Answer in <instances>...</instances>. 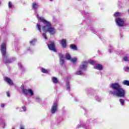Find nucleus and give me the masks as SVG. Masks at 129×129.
<instances>
[{
  "label": "nucleus",
  "instance_id": "f257e3e1",
  "mask_svg": "<svg viewBox=\"0 0 129 129\" xmlns=\"http://www.w3.org/2000/svg\"><path fill=\"white\" fill-rule=\"evenodd\" d=\"M110 87L112 89L116 90V92L110 91L109 94H112L113 96H117V97H124L125 96V90L121 88L118 83H112L110 85Z\"/></svg>",
  "mask_w": 129,
  "mask_h": 129
},
{
  "label": "nucleus",
  "instance_id": "f03ea898",
  "mask_svg": "<svg viewBox=\"0 0 129 129\" xmlns=\"http://www.w3.org/2000/svg\"><path fill=\"white\" fill-rule=\"evenodd\" d=\"M36 17L40 22H42L44 25H45L42 27V30L43 32H45V33L48 32L50 35H54V34L56 33V29L53 27H52V24H51V23L47 21L43 17H39V15H38V14L36 15Z\"/></svg>",
  "mask_w": 129,
  "mask_h": 129
},
{
  "label": "nucleus",
  "instance_id": "7ed1b4c3",
  "mask_svg": "<svg viewBox=\"0 0 129 129\" xmlns=\"http://www.w3.org/2000/svg\"><path fill=\"white\" fill-rule=\"evenodd\" d=\"M1 52L4 63H6V64L12 63L13 60L9 57V54L7 52V44L5 42H3L1 46Z\"/></svg>",
  "mask_w": 129,
  "mask_h": 129
},
{
  "label": "nucleus",
  "instance_id": "20e7f679",
  "mask_svg": "<svg viewBox=\"0 0 129 129\" xmlns=\"http://www.w3.org/2000/svg\"><path fill=\"white\" fill-rule=\"evenodd\" d=\"M90 64H94V61L93 60H90L89 62L88 61H84L83 62L82 65L80 66V69H84V70H86L87 69V65H88V63Z\"/></svg>",
  "mask_w": 129,
  "mask_h": 129
},
{
  "label": "nucleus",
  "instance_id": "39448f33",
  "mask_svg": "<svg viewBox=\"0 0 129 129\" xmlns=\"http://www.w3.org/2000/svg\"><path fill=\"white\" fill-rule=\"evenodd\" d=\"M22 92L26 95H28V94H30L31 96H33V95H34V91H33V90L32 89L27 90V89H23Z\"/></svg>",
  "mask_w": 129,
  "mask_h": 129
},
{
  "label": "nucleus",
  "instance_id": "423d86ee",
  "mask_svg": "<svg viewBox=\"0 0 129 129\" xmlns=\"http://www.w3.org/2000/svg\"><path fill=\"white\" fill-rule=\"evenodd\" d=\"M58 109V103L57 102H54L51 108V113H55Z\"/></svg>",
  "mask_w": 129,
  "mask_h": 129
},
{
  "label": "nucleus",
  "instance_id": "0eeeda50",
  "mask_svg": "<svg viewBox=\"0 0 129 129\" xmlns=\"http://www.w3.org/2000/svg\"><path fill=\"white\" fill-rule=\"evenodd\" d=\"M115 22L119 27H123L124 25V22L121 18H117L115 20Z\"/></svg>",
  "mask_w": 129,
  "mask_h": 129
},
{
  "label": "nucleus",
  "instance_id": "6e6552de",
  "mask_svg": "<svg viewBox=\"0 0 129 129\" xmlns=\"http://www.w3.org/2000/svg\"><path fill=\"white\" fill-rule=\"evenodd\" d=\"M48 47L49 50L53 51V52H56V48L55 47V44H54V42H51L50 44H48Z\"/></svg>",
  "mask_w": 129,
  "mask_h": 129
},
{
  "label": "nucleus",
  "instance_id": "1a4fd4ad",
  "mask_svg": "<svg viewBox=\"0 0 129 129\" xmlns=\"http://www.w3.org/2000/svg\"><path fill=\"white\" fill-rule=\"evenodd\" d=\"M59 59H60V64L61 66H63V65H64V62L65 60V57L64 56V55L62 54H60Z\"/></svg>",
  "mask_w": 129,
  "mask_h": 129
},
{
  "label": "nucleus",
  "instance_id": "9d476101",
  "mask_svg": "<svg viewBox=\"0 0 129 129\" xmlns=\"http://www.w3.org/2000/svg\"><path fill=\"white\" fill-rule=\"evenodd\" d=\"M5 81H6V82L8 83L9 84H10V85H13V84H14V83H13V81H12V80H11V79L7 77L5 78Z\"/></svg>",
  "mask_w": 129,
  "mask_h": 129
},
{
  "label": "nucleus",
  "instance_id": "9b49d317",
  "mask_svg": "<svg viewBox=\"0 0 129 129\" xmlns=\"http://www.w3.org/2000/svg\"><path fill=\"white\" fill-rule=\"evenodd\" d=\"M51 81L52 83H55V84L59 83V80L58 79V78H57L55 77H53L51 78Z\"/></svg>",
  "mask_w": 129,
  "mask_h": 129
},
{
  "label": "nucleus",
  "instance_id": "f8f14e48",
  "mask_svg": "<svg viewBox=\"0 0 129 129\" xmlns=\"http://www.w3.org/2000/svg\"><path fill=\"white\" fill-rule=\"evenodd\" d=\"M96 69H97V70H99V71H101V70L103 69V67L100 64H97L96 65Z\"/></svg>",
  "mask_w": 129,
  "mask_h": 129
},
{
  "label": "nucleus",
  "instance_id": "ddd939ff",
  "mask_svg": "<svg viewBox=\"0 0 129 129\" xmlns=\"http://www.w3.org/2000/svg\"><path fill=\"white\" fill-rule=\"evenodd\" d=\"M38 7L39 6H38V4H37L36 3H33L32 9H33V10H34L35 12H36L37 11V9H38Z\"/></svg>",
  "mask_w": 129,
  "mask_h": 129
},
{
  "label": "nucleus",
  "instance_id": "4468645a",
  "mask_svg": "<svg viewBox=\"0 0 129 129\" xmlns=\"http://www.w3.org/2000/svg\"><path fill=\"white\" fill-rule=\"evenodd\" d=\"M70 49H72V50H75V51H77L78 49L77 48V46L75 44H71L70 45Z\"/></svg>",
  "mask_w": 129,
  "mask_h": 129
},
{
  "label": "nucleus",
  "instance_id": "2eb2a0df",
  "mask_svg": "<svg viewBox=\"0 0 129 129\" xmlns=\"http://www.w3.org/2000/svg\"><path fill=\"white\" fill-rule=\"evenodd\" d=\"M59 44L62 46V48H65V39H63L60 41Z\"/></svg>",
  "mask_w": 129,
  "mask_h": 129
},
{
  "label": "nucleus",
  "instance_id": "dca6fc26",
  "mask_svg": "<svg viewBox=\"0 0 129 129\" xmlns=\"http://www.w3.org/2000/svg\"><path fill=\"white\" fill-rule=\"evenodd\" d=\"M72 58V57H71V55H70V54L68 53L66 54V59H67V60H69L70 61Z\"/></svg>",
  "mask_w": 129,
  "mask_h": 129
},
{
  "label": "nucleus",
  "instance_id": "f3484780",
  "mask_svg": "<svg viewBox=\"0 0 129 129\" xmlns=\"http://www.w3.org/2000/svg\"><path fill=\"white\" fill-rule=\"evenodd\" d=\"M66 85H67V88H66L67 90L68 91H70V82H69V81H68L67 82Z\"/></svg>",
  "mask_w": 129,
  "mask_h": 129
},
{
  "label": "nucleus",
  "instance_id": "a211bd4d",
  "mask_svg": "<svg viewBox=\"0 0 129 129\" xmlns=\"http://www.w3.org/2000/svg\"><path fill=\"white\" fill-rule=\"evenodd\" d=\"M123 85H127V86H129V81L127 80H124L122 82Z\"/></svg>",
  "mask_w": 129,
  "mask_h": 129
},
{
  "label": "nucleus",
  "instance_id": "6ab92c4d",
  "mask_svg": "<svg viewBox=\"0 0 129 129\" xmlns=\"http://www.w3.org/2000/svg\"><path fill=\"white\" fill-rule=\"evenodd\" d=\"M82 70H85L84 69H80V70H79L77 71L76 74L77 75H81L82 74Z\"/></svg>",
  "mask_w": 129,
  "mask_h": 129
},
{
  "label": "nucleus",
  "instance_id": "aec40b11",
  "mask_svg": "<svg viewBox=\"0 0 129 129\" xmlns=\"http://www.w3.org/2000/svg\"><path fill=\"white\" fill-rule=\"evenodd\" d=\"M70 61H71V62H72L74 63H75L77 62V58L74 57L73 58H71Z\"/></svg>",
  "mask_w": 129,
  "mask_h": 129
},
{
  "label": "nucleus",
  "instance_id": "412c9836",
  "mask_svg": "<svg viewBox=\"0 0 129 129\" xmlns=\"http://www.w3.org/2000/svg\"><path fill=\"white\" fill-rule=\"evenodd\" d=\"M119 102L121 105H124V100H123V99H120Z\"/></svg>",
  "mask_w": 129,
  "mask_h": 129
},
{
  "label": "nucleus",
  "instance_id": "4be33fe9",
  "mask_svg": "<svg viewBox=\"0 0 129 129\" xmlns=\"http://www.w3.org/2000/svg\"><path fill=\"white\" fill-rule=\"evenodd\" d=\"M35 99L36 100V101L38 103L41 102V101H42V100L41 99V98L39 97H36L35 98Z\"/></svg>",
  "mask_w": 129,
  "mask_h": 129
},
{
  "label": "nucleus",
  "instance_id": "5701e85b",
  "mask_svg": "<svg viewBox=\"0 0 129 129\" xmlns=\"http://www.w3.org/2000/svg\"><path fill=\"white\" fill-rule=\"evenodd\" d=\"M37 28L38 30V31H39V32L41 33V25L39 24H37Z\"/></svg>",
  "mask_w": 129,
  "mask_h": 129
},
{
  "label": "nucleus",
  "instance_id": "b1692460",
  "mask_svg": "<svg viewBox=\"0 0 129 129\" xmlns=\"http://www.w3.org/2000/svg\"><path fill=\"white\" fill-rule=\"evenodd\" d=\"M41 72H42V73L47 74V73H48V71H47L46 69H45L44 68H42L41 69Z\"/></svg>",
  "mask_w": 129,
  "mask_h": 129
},
{
  "label": "nucleus",
  "instance_id": "393cba45",
  "mask_svg": "<svg viewBox=\"0 0 129 129\" xmlns=\"http://www.w3.org/2000/svg\"><path fill=\"white\" fill-rule=\"evenodd\" d=\"M120 16V13L119 12H116L114 14V17H119Z\"/></svg>",
  "mask_w": 129,
  "mask_h": 129
},
{
  "label": "nucleus",
  "instance_id": "a878e982",
  "mask_svg": "<svg viewBox=\"0 0 129 129\" xmlns=\"http://www.w3.org/2000/svg\"><path fill=\"white\" fill-rule=\"evenodd\" d=\"M42 36L45 39V40H47L48 39L47 38V35H46V33H42Z\"/></svg>",
  "mask_w": 129,
  "mask_h": 129
},
{
  "label": "nucleus",
  "instance_id": "bb28decb",
  "mask_svg": "<svg viewBox=\"0 0 129 129\" xmlns=\"http://www.w3.org/2000/svg\"><path fill=\"white\" fill-rule=\"evenodd\" d=\"M36 42V39H33L30 42L31 45H34Z\"/></svg>",
  "mask_w": 129,
  "mask_h": 129
},
{
  "label": "nucleus",
  "instance_id": "cd10ccee",
  "mask_svg": "<svg viewBox=\"0 0 129 129\" xmlns=\"http://www.w3.org/2000/svg\"><path fill=\"white\" fill-rule=\"evenodd\" d=\"M124 61H128V57L127 56H124L123 58Z\"/></svg>",
  "mask_w": 129,
  "mask_h": 129
},
{
  "label": "nucleus",
  "instance_id": "c85d7f7f",
  "mask_svg": "<svg viewBox=\"0 0 129 129\" xmlns=\"http://www.w3.org/2000/svg\"><path fill=\"white\" fill-rule=\"evenodd\" d=\"M8 6L9 8H12L13 7V5H12V3H11V2H9Z\"/></svg>",
  "mask_w": 129,
  "mask_h": 129
},
{
  "label": "nucleus",
  "instance_id": "c756f323",
  "mask_svg": "<svg viewBox=\"0 0 129 129\" xmlns=\"http://www.w3.org/2000/svg\"><path fill=\"white\" fill-rule=\"evenodd\" d=\"M18 66L20 67V68H23V66H22V63H18Z\"/></svg>",
  "mask_w": 129,
  "mask_h": 129
},
{
  "label": "nucleus",
  "instance_id": "7c9ffc66",
  "mask_svg": "<svg viewBox=\"0 0 129 129\" xmlns=\"http://www.w3.org/2000/svg\"><path fill=\"white\" fill-rule=\"evenodd\" d=\"M20 129H25V126L21 125Z\"/></svg>",
  "mask_w": 129,
  "mask_h": 129
},
{
  "label": "nucleus",
  "instance_id": "2f4dec72",
  "mask_svg": "<svg viewBox=\"0 0 129 129\" xmlns=\"http://www.w3.org/2000/svg\"><path fill=\"white\" fill-rule=\"evenodd\" d=\"M22 109H23V111H26V109L25 106H23Z\"/></svg>",
  "mask_w": 129,
  "mask_h": 129
},
{
  "label": "nucleus",
  "instance_id": "473e14b6",
  "mask_svg": "<svg viewBox=\"0 0 129 129\" xmlns=\"http://www.w3.org/2000/svg\"><path fill=\"white\" fill-rule=\"evenodd\" d=\"M7 96H8V97H10V92H7Z\"/></svg>",
  "mask_w": 129,
  "mask_h": 129
},
{
  "label": "nucleus",
  "instance_id": "72a5a7b5",
  "mask_svg": "<svg viewBox=\"0 0 129 129\" xmlns=\"http://www.w3.org/2000/svg\"><path fill=\"white\" fill-rule=\"evenodd\" d=\"M1 107H5V104H1Z\"/></svg>",
  "mask_w": 129,
  "mask_h": 129
},
{
  "label": "nucleus",
  "instance_id": "f704fd0d",
  "mask_svg": "<svg viewBox=\"0 0 129 129\" xmlns=\"http://www.w3.org/2000/svg\"><path fill=\"white\" fill-rule=\"evenodd\" d=\"M126 69L127 70H129V67H126Z\"/></svg>",
  "mask_w": 129,
  "mask_h": 129
},
{
  "label": "nucleus",
  "instance_id": "c9c22d12",
  "mask_svg": "<svg viewBox=\"0 0 129 129\" xmlns=\"http://www.w3.org/2000/svg\"><path fill=\"white\" fill-rule=\"evenodd\" d=\"M50 1H53V0H50Z\"/></svg>",
  "mask_w": 129,
  "mask_h": 129
},
{
  "label": "nucleus",
  "instance_id": "e433bc0d",
  "mask_svg": "<svg viewBox=\"0 0 129 129\" xmlns=\"http://www.w3.org/2000/svg\"><path fill=\"white\" fill-rule=\"evenodd\" d=\"M65 43H66V41H65Z\"/></svg>",
  "mask_w": 129,
  "mask_h": 129
},
{
  "label": "nucleus",
  "instance_id": "4c0bfd02",
  "mask_svg": "<svg viewBox=\"0 0 129 129\" xmlns=\"http://www.w3.org/2000/svg\"><path fill=\"white\" fill-rule=\"evenodd\" d=\"M128 13H129V10H128Z\"/></svg>",
  "mask_w": 129,
  "mask_h": 129
}]
</instances>
